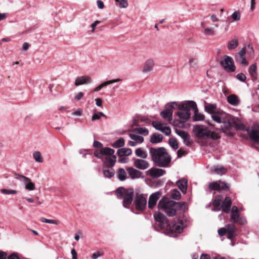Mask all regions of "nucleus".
<instances>
[{"label": "nucleus", "mask_w": 259, "mask_h": 259, "mask_svg": "<svg viewBox=\"0 0 259 259\" xmlns=\"http://www.w3.org/2000/svg\"><path fill=\"white\" fill-rule=\"evenodd\" d=\"M186 154H187V152L182 148L177 151V156L178 158H180Z\"/></svg>", "instance_id": "61"}, {"label": "nucleus", "mask_w": 259, "mask_h": 259, "mask_svg": "<svg viewBox=\"0 0 259 259\" xmlns=\"http://www.w3.org/2000/svg\"><path fill=\"white\" fill-rule=\"evenodd\" d=\"M212 170L218 175H222L227 172V169L222 165L214 166Z\"/></svg>", "instance_id": "34"}, {"label": "nucleus", "mask_w": 259, "mask_h": 259, "mask_svg": "<svg viewBox=\"0 0 259 259\" xmlns=\"http://www.w3.org/2000/svg\"><path fill=\"white\" fill-rule=\"evenodd\" d=\"M208 187L211 190L220 191V185L219 182H213L210 183Z\"/></svg>", "instance_id": "46"}, {"label": "nucleus", "mask_w": 259, "mask_h": 259, "mask_svg": "<svg viewBox=\"0 0 259 259\" xmlns=\"http://www.w3.org/2000/svg\"><path fill=\"white\" fill-rule=\"evenodd\" d=\"M196 103L193 101H189L187 103H184L179 104L178 106V109L179 111L177 112L176 115L183 122L188 120L191 115L190 110L192 108H196Z\"/></svg>", "instance_id": "5"}, {"label": "nucleus", "mask_w": 259, "mask_h": 259, "mask_svg": "<svg viewBox=\"0 0 259 259\" xmlns=\"http://www.w3.org/2000/svg\"><path fill=\"white\" fill-rule=\"evenodd\" d=\"M231 205V198L230 197H226L221 204L222 209L224 212L229 213L230 212Z\"/></svg>", "instance_id": "19"}, {"label": "nucleus", "mask_w": 259, "mask_h": 259, "mask_svg": "<svg viewBox=\"0 0 259 259\" xmlns=\"http://www.w3.org/2000/svg\"><path fill=\"white\" fill-rule=\"evenodd\" d=\"M130 137L132 139L135 140L136 142H138L139 143H142L144 141V138L143 137L134 135V134H130Z\"/></svg>", "instance_id": "44"}, {"label": "nucleus", "mask_w": 259, "mask_h": 259, "mask_svg": "<svg viewBox=\"0 0 259 259\" xmlns=\"http://www.w3.org/2000/svg\"><path fill=\"white\" fill-rule=\"evenodd\" d=\"M220 185V190H227L229 189L228 185L224 182L219 181Z\"/></svg>", "instance_id": "55"}, {"label": "nucleus", "mask_w": 259, "mask_h": 259, "mask_svg": "<svg viewBox=\"0 0 259 259\" xmlns=\"http://www.w3.org/2000/svg\"><path fill=\"white\" fill-rule=\"evenodd\" d=\"M124 145V140L122 138H119L112 144V146L115 148H118L123 147Z\"/></svg>", "instance_id": "41"}, {"label": "nucleus", "mask_w": 259, "mask_h": 259, "mask_svg": "<svg viewBox=\"0 0 259 259\" xmlns=\"http://www.w3.org/2000/svg\"><path fill=\"white\" fill-rule=\"evenodd\" d=\"M154 64V61L153 59L147 60L144 65L142 72L143 73H147L151 71L153 69Z\"/></svg>", "instance_id": "26"}, {"label": "nucleus", "mask_w": 259, "mask_h": 259, "mask_svg": "<svg viewBox=\"0 0 259 259\" xmlns=\"http://www.w3.org/2000/svg\"><path fill=\"white\" fill-rule=\"evenodd\" d=\"M233 124L236 130L247 132L250 139L255 143L259 145V137L257 130L252 129L250 130L249 128H247L246 126L242 123L233 122Z\"/></svg>", "instance_id": "6"}, {"label": "nucleus", "mask_w": 259, "mask_h": 259, "mask_svg": "<svg viewBox=\"0 0 259 259\" xmlns=\"http://www.w3.org/2000/svg\"><path fill=\"white\" fill-rule=\"evenodd\" d=\"M226 232H235L236 228L235 226L233 224H228L227 226Z\"/></svg>", "instance_id": "60"}, {"label": "nucleus", "mask_w": 259, "mask_h": 259, "mask_svg": "<svg viewBox=\"0 0 259 259\" xmlns=\"http://www.w3.org/2000/svg\"><path fill=\"white\" fill-rule=\"evenodd\" d=\"M236 78L241 81H244L246 79V75L243 73H240L236 75Z\"/></svg>", "instance_id": "58"}, {"label": "nucleus", "mask_w": 259, "mask_h": 259, "mask_svg": "<svg viewBox=\"0 0 259 259\" xmlns=\"http://www.w3.org/2000/svg\"><path fill=\"white\" fill-rule=\"evenodd\" d=\"M203 32L206 35L213 36L215 34V30L213 28H206L204 29Z\"/></svg>", "instance_id": "51"}, {"label": "nucleus", "mask_w": 259, "mask_h": 259, "mask_svg": "<svg viewBox=\"0 0 259 259\" xmlns=\"http://www.w3.org/2000/svg\"><path fill=\"white\" fill-rule=\"evenodd\" d=\"M192 109H193L194 111V115L193 117V119L194 121H202L204 119V115L198 112L197 107L196 108H192Z\"/></svg>", "instance_id": "37"}, {"label": "nucleus", "mask_w": 259, "mask_h": 259, "mask_svg": "<svg viewBox=\"0 0 259 259\" xmlns=\"http://www.w3.org/2000/svg\"><path fill=\"white\" fill-rule=\"evenodd\" d=\"M161 132L164 133L166 136H169L171 134L170 128L168 126H165L162 127Z\"/></svg>", "instance_id": "59"}, {"label": "nucleus", "mask_w": 259, "mask_h": 259, "mask_svg": "<svg viewBox=\"0 0 259 259\" xmlns=\"http://www.w3.org/2000/svg\"><path fill=\"white\" fill-rule=\"evenodd\" d=\"M134 164L136 168L141 170H145L149 166V163L143 159H135Z\"/></svg>", "instance_id": "18"}, {"label": "nucleus", "mask_w": 259, "mask_h": 259, "mask_svg": "<svg viewBox=\"0 0 259 259\" xmlns=\"http://www.w3.org/2000/svg\"><path fill=\"white\" fill-rule=\"evenodd\" d=\"M40 221L41 222L48 223V224H52L58 225L59 224V222L58 221L54 220H49L45 218H41L40 219Z\"/></svg>", "instance_id": "53"}, {"label": "nucleus", "mask_w": 259, "mask_h": 259, "mask_svg": "<svg viewBox=\"0 0 259 259\" xmlns=\"http://www.w3.org/2000/svg\"><path fill=\"white\" fill-rule=\"evenodd\" d=\"M231 17L235 21H239L240 19V13L238 11H235L232 14Z\"/></svg>", "instance_id": "56"}, {"label": "nucleus", "mask_w": 259, "mask_h": 259, "mask_svg": "<svg viewBox=\"0 0 259 259\" xmlns=\"http://www.w3.org/2000/svg\"><path fill=\"white\" fill-rule=\"evenodd\" d=\"M187 179L182 178L177 181L176 185L182 193L186 194L187 190Z\"/></svg>", "instance_id": "24"}, {"label": "nucleus", "mask_w": 259, "mask_h": 259, "mask_svg": "<svg viewBox=\"0 0 259 259\" xmlns=\"http://www.w3.org/2000/svg\"><path fill=\"white\" fill-rule=\"evenodd\" d=\"M152 125L156 130L160 132L162 127H163L162 126V124L158 121H153Z\"/></svg>", "instance_id": "54"}, {"label": "nucleus", "mask_w": 259, "mask_h": 259, "mask_svg": "<svg viewBox=\"0 0 259 259\" xmlns=\"http://www.w3.org/2000/svg\"><path fill=\"white\" fill-rule=\"evenodd\" d=\"M222 199L223 197L221 195H217L215 197L212 204L213 205H215L217 206H221V204L222 203Z\"/></svg>", "instance_id": "43"}, {"label": "nucleus", "mask_w": 259, "mask_h": 259, "mask_svg": "<svg viewBox=\"0 0 259 259\" xmlns=\"http://www.w3.org/2000/svg\"><path fill=\"white\" fill-rule=\"evenodd\" d=\"M111 152H113L111 148L109 147H104L101 148L100 151H95L94 154L95 157L102 160L103 159V156L105 154H111Z\"/></svg>", "instance_id": "20"}, {"label": "nucleus", "mask_w": 259, "mask_h": 259, "mask_svg": "<svg viewBox=\"0 0 259 259\" xmlns=\"http://www.w3.org/2000/svg\"><path fill=\"white\" fill-rule=\"evenodd\" d=\"M121 80L120 79L117 78V79H112L111 80H108V81H105V82H103V83L101 84L100 85H99V86H98L97 87H96L94 89V92H98L103 87H105L108 85H109L110 84H112V83H113L115 82H117Z\"/></svg>", "instance_id": "30"}, {"label": "nucleus", "mask_w": 259, "mask_h": 259, "mask_svg": "<svg viewBox=\"0 0 259 259\" xmlns=\"http://www.w3.org/2000/svg\"><path fill=\"white\" fill-rule=\"evenodd\" d=\"M217 109V105L214 104H209L207 106L205 107V111L208 113L213 114L217 112H215V110Z\"/></svg>", "instance_id": "38"}, {"label": "nucleus", "mask_w": 259, "mask_h": 259, "mask_svg": "<svg viewBox=\"0 0 259 259\" xmlns=\"http://www.w3.org/2000/svg\"><path fill=\"white\" fill-rule=\"evenodd\" d=\"M163 140V136L158 133L153 134L150 140V142L152 144H157L162 142Z\"/></svg>", "instance_id": "28"}, {"label": "nucleus", "mask_w": 259, "mask_h": 259, "mask_svg": "<svg viewBox=\"0 0 259 259\" xmlns=\"http://www.w3.org/2000/svg\"><path fill=\"white\" fill-rule=\"evenodd\" d=\"M168 144L174 150L177 149L179 147L178 142L175 139H169Z\"/></svg>", "instance_id": "50"}, {"label": "nucleus", "mask_w": 259, "mask_h": 259, "mask_svg": "<svg viewBox=\"0 0 259 259\" xmlns=\"http://www.w3.org/2000/svg\"><path fill=\"white\" fill-rule=\"evenodd\" d=\"M0 192L2 194L6 195L16 194L17 193V191L16 190H9L6 189H1Z\"/></svg>", "instance_id": "48"}, {"label": "nucleus", "mask_w": 259, "mask_h": 259, "mask_svg": "<svg viewBox=\"0 0 259 259\" xmlns=\"http://www.w3.org/2000/svg\"><path fill=\"white\" fill-rule=\"evenodd\" d=\"M115 2L118 4L119 7L121 8H125L127 7V0H115Z\"/></svg>", "instance_id": "52"}, {"label": "nucleus", "mask_w": 259, "mask_h": 259, "mask_svg": "<svg viewBox=\"0 0 259 259\" xmlns=\"http://www.w3.org/2000/svg\"><path fill=\"white\" fill-rule=\"evenodd\" d=\"M167 106H168L169 108L170 109H175V106H176L177 107L179 104H178V103L176 102H171L167 103Z\"/></svg>", "instance_id": "62"}, {"label": "nucleus", "mask_w": 259, "mask_h": 259, "mask_svg": "<svg viewBox=\"0 0 259 259\" xmlns=\"http://www.w3.org/2000/svg\"><path fill=\"white\" fill-rule=\"evenodd\" d=\"M117 177L120 181H124L127 178L125 170L122 168H118L117 171Z\"/></svg>", "instance_id": "32"}, {"label": "nucleus", "mask_w": 259, "mask_h": 259, "mask_svg": "<svg viewBox=\"0 0 259 259\" xmlns=\"http://www.w3.org/2000/svg\"><path fill=\"white\" fill-rule=\"evenodd\" d=\"M135 154L137 156L141 158L142 159H146L147 157V153L142 148H139L135 150Z\"/></svg>", "instance_id": "35"}, {"label": "nucleus", "mask_w": 259, "mask_h": 259, "mask_svg": "<svg viewBox=\"0 0 259 259\" xmlns=\"http://www.w3.org/2000/svg\"><path fill=\"white\" fill-rule=\"evenodd\" d=\"M132 150L129 148H121L117 150V154L119 157L129 156L132 154Z\"/></svg>", "instance_id": "33"}, {"label": "nucleus", "mask_w": 259, "mask_h": 259, "mask_svg": "<svg viewBox=\"0 0 259 259\" xmlns=\"http://www.w3.org/2000/svg\"><path fill=\"white\" fill-rule=\"evenodd\" d=\"M149 149L151 160L156 166L160 167L169 166L171 157L164 147H150Z\"/></svg>", "instance_id": "1"}, {"label": "nucleus", "mask_w": 259, "mask_h": 259, "mask_svg": "<svg viewBox=\"0 0 259 259\" xmlns=\"http://www.w3.org/2000/svg\"><path fill=\"white\" fill-rule=\"evenodd\" d=\"M181 197V193L178 190L174 189L171 191V197L172 199L175 200H179V199H180Z\"/></svg>", "instance_id": "45"}, {"label": "nucleus", "mask_w": 259, "mask_h": 259, "mask_svg": "<svg viewBox=\"0 0 259 259\" xmlns=\"http://www.w3.org/2000/svg\"><path fill=\"white\" fill-rule=\"evenodd\" d=\"M161 196L160 192H156L152 193L149 197L148 201V207L150 209L153 208L156 205L158 199Z\"/></svg>", "instance_id": "15"}, {"label": "nucleus", "mask_w": 259, "mask_h": 259, "mask_svg": "<svg viewBox=\"0 0 259 259\" xmlns=\"http://www.w3.org/2000/svg\"><path fill=\"white\" fill-rule=\"evenodd\" d=\"M148 174L153 178H157L165 174V170L161 168L152 167L148 170Z\"/></svg>", "instance_id": "16"}, {"label": "nucleus", "mask_w": 259, "mask_h": 259, "mask_svg": "<svg viewBox=\"0 0 259 259\" xmlns=\"http://www.w3.org/2000/svg\"><path fill=\"white\" fill-rule=\"evenodd\" d=\"M126 170L129 176L132 179L140 178L141 177L142 172L132 167H127Z\"/></svg>", "instance_id": "23"}, {"label": "nucleus", "mask_w": 259, "mask_h": 259, "mask_svg": "<svg viewBox=\"0 0 259 259\" xmlns=\"http://www.w3.org/2000/svg\"><path fill=\"white\" fill-rule=\"evenodd\" d=\"M93 146L94 147L96 148H100V149L103 148V144L101 142L97 141H95L94 142Z\"/></svg>", "instance_id": "63"}, {"label": "nucleus", "mask_w": 259, "mask_h": 259, "mask_svg": "<svg viewBox=\"0 0 259 259\" xmlns=\"http://www.w3.org/2000/svg\"><path fill=\"white\" fill-rule=\"evenodd\" d=\"M248 72L252 77L253 79L256 80L257 78V65L256 63L252 64L248 68Z\"/></svg>", "instance_id": "29"}, {"label": "nucleus", "mask_w": 259, "mask_h": 259, "mask_svg": "<svg viewBox=\"0 0 259 259\" xmlns=\"http://www.w3.org/2000/svg\"><path fill=\"white\" fill-rule=\"evenodd\" d=\"M248 50L247 51V54L250 57H253L254 56V50L253 47L251 46L250 44L247 46Z\"/></svg>", "instance_id": "57"}, {"label": "nucleus", "mask_w": 259, "mask_h": 259, "mask_svg": "<svg viewBox=\"0 0 259 259\" xmlns=\"http://www.w3.org/2000/svg\"><path fill=\"white\" fill-rule=\"evenodd\" d=\"M33 157L35 161L37 162L42 163L44 161V158L39 151H35L33 153Z\"/></svg>", "instance_id": "40"}, {"label": "nucleus", "mask_w": 259, "mask_h": 259, "mask_svg": "<svg viewBox=\"0 0 259 259\" xmlns=\"http://www.w3.org/2000/svg\"><path fill=\"white\" fill-rule=\"evenodd\" d=\"M160 114L163 118L167 119L168 121H170L172 119V111L170 109H165L160 112Z\"/></svg>", "instance_id": "27"}, {"label": "nucleus", "mask_w": 259, "mask_h": 259, "mask_svg": "<svg viewBox=\"0 0 259 259\" xmlns=\"http://www.w3.org/2000/svg\"><path fill=\"white\" fill-rule=\"evenodd\" d=\"M246 53V48H243L235 56L236 61L244 65H247L248 63L246 60L244 55Z\"/></svg>", "instance_id": "14"}, {"label": "nucleus", "mask_w": 259, "mask_h": 259, "mask_svg": "<svg viewBox=\"0 0 259 259\" xmlns=\"http://www.w3.org/2000/svg\"><path fill=\"white\" fill-rule=\"evenodd\" d=\"M238 46V40L236 38H234L230 41L228 44V48L229 50H233Z\"/></svg>", "instance_id": "39"}, {"label": "nucleus", "mask_w": 259, "mask_h": 259, "mask_svg": "<svg viewBox=\"0 0 259 259\" xmlns=\"http://www.w3.org/2000/svg\"><path fill=\"white\" fill-rule=\"evenodd\" d=\"M190 68H196L198 65V60L196 59L190 58L189 60Z\"/></svg>", "instance_id": "49"}, {"label": "nucleus", "mask_w": 259, "mask_h": 259, "mask_svg": "<svg viewBox=\"0 0 259 259\" xmlns=\"http://www.w3.org/2000/svg\"><path fill=\"white\" fill-rule=\"evenodd\" d=\"M239 214V209L236 206H233L232 207L230 213L231 219H234L235 216Z\"/></svg>", "instance_id": "47"}, {"label": "nucleus", "mask_w": 259, "mask_h": 259, "mask_svg": "<svg viewBox=\"0 0 259 259\" xmlns=\"http://www.w3.org/2000/svg\"><path fill=\"white\" fill-rule=\"evenodd\" d=\"M184 227L183 220L179 219L177 223L173 224L172 226L169 224L168 228H167L169 229V230L164 231L163 233L170 237H177L178 234L183 232Z\"/></svg>", "instance_id": "7"}, {"label": "nucleus", "mask_w": 259, "mask_h": 259, "mask_svg": "<svg viewBox=\"0 0 259 259\" xmlns=\"http://www.w3.org/2000/svg\"><path fill=\"white\" fill-rule=\"evenodd\" d=\"M115 194L118 199H123L122 205L124 207L128 208L133 201L134 191L133 188L125 189L123 187H118Z\"/></svg>", "instance_id": "3"}, {"label": "nucleus", "mask_w": 259, "mask_h": 259, "mask_svg": "<svg viewBox=\"0 0 259 259\" xmlns=\"http://www.w3.org/2000/svg\"><path fill=\"white\" fill-rule=\"evenodd\" d=\"M229 115L223 111H217L211 115L212 119L218 123H222L224 118Z\"/></svg>", "instance_id": "21"}, {"label": "nucleus", "mask_w": 259, "mask_h": 259, "mask_svg": "<svg viewBox=\"0 0 259 259\" xmlns=\"http://www.w3.org/2000/svg\"><path fill=\"white\" fill-rule=\"evenodd\" d=\"M226 231V229L225 228H221V229H219L218 234L221 236H223L226 234L227 232Z\"/></svg>", "instance_id": "64"}, {"label": "nucleus", "mask_w": 259, "mask_h": 259, "mask_svg": "<svg viewBox=\"0 0 259 259\" xmlns=\"http://www.w3.org/2000/svg\"><path fill=\"white\" fill-rule=\"evenodd\" d=\"M193 130L195 136L200 139L210 138L215 140L220 138L219 134L211 132L207 127L202 125H196L194 126Z\"/></svg>", "instance_id": "4"}, {"label": "nucleus", "mask_w": 259, "mask_h": 259, "mask_svg": "<svg viewBox=\"0 0 259 259\" xmlns=\"http://www.w3.org/2000/svg\"><path fill=\"white\" fill-rule=\"evenodd\" d=\"M135 207L139 210H143L146 205L147 201L143 194H137L134 201Z\"/></svg>", "instance_id": "11"}, {"label": "nucleus", "mask_w": 259, "mask_h": 259, "mask_svg": "<svg viewBox=\"0 0 259 259\" xmlns=\"http://www.w3.org/2000/svg\"><path fill=\"white\" fill-rule=\"evenodd\" d=\"M92 82L91 77L88 75L77 77L75 80V86H79L83 84H89Z\"/></svg>", "instance_id": "17"}, {"label": "nucleus", "mask_w": 259, "mask_h": 259, "mask_svg": "<svg viewBox=\"0 0 259 259\" xmlns=\"http://www.w3.org/2000/svg\"><path fill=\"white\" fill-rule=\"evenodd\" d=\"M220 64L224 70L227 72H233L235 71L236 67L234 60L230 56H224L223 59L221 60Z\"/></svg>", "instance_id": "8"}, {"label": "nucleus", "mask_w": 259, "mask_h": 259, "mask_svg": "<svg viewBox=\"0 0 259 259\" xmlns=\"http://www.w3.org/2000/svg\"><path fill=\"white\" fill-rule=\"evenodd\" d=\"M175 132L183 140V142L186 146H190L191 145V142L189 140L190 135L187 132L179 130L177 128H175Z\"/></svg>", "instance_id": "13"}, {"label": "nucleus", "mask_w": 259, "mask_h": 259, "mask_svg": "<svg viewBox=\"0 0 259 259\" xmlns=\"http://www.w3.org/2000/svg\"><path fill=\"white\" fill-rule=\"evenodd\" d=\"M103 174L105 178H111L115 174L114 170L111 167L110 169H103Z\"/></svg>", "instance_id": "42"}, {"label": "nucleus", "mask_w": 259, "mask_h": 259, "mask_svg": "<svg viewBox=\"0 0 259 259\" xmlns=\"http://www.w3.org/2000/svg\"><path fill=\"white\" fill-rule=\"evenodd\" d=\"M15 179L23 182L26 190L33 191L35 189V184L32 182L30 178L19 174H16Z\"/></svg>", "instance_id": "10"}, {"label": "nucleus", "mask_w": 259, "mask_h": 259, "mask_svg": "<svg viewBox=\"0 0 259 259\" xmlns=\"http://www.w3.org/2000/svg\"><path fill=\"white\" fill-rule=\"evenodd\" d=\"M231 220L233 223L241 225H245L247 223L246 219L244 217L240 216L239 214L235 216L234 219H231Z\"/></svg>", "instance_id": "31"}, {"label": "nucleus", "mask_w": 259, "mask_h": 259, "mask_svg": "<svg viewBox=\"0 0 259 259\" xmlns=\"http://www.w3.org/2000/svg\"><path fill=\"white\" fill-rule=\"evenodd\" d=\"M186 203L185 202H176L169 200L167 197H163L158 202V207L164 211L169 217H173L176 214V209H182L185 208Z\"/></svg>", "instance_id": "2"}, {"label": "nucleus", "mask_w": 259, "mask_h": 259, "mask_svg": "<svg viewBox=\"0 0 259 259\" xmlns=\"http://www.w3.org/2000/svg\"><path fill=\"white\" fill-rule=\"evenodd\" d=\"M133 132L135 134L142 135L144 136H147L149 134L148 130L146 127L136 128L133 131Z\"/></svg>", "instance_id": "36"}, {"label": "nucleus", "mask_w": 259, "mask_h": 259, "mask_svg": "<svg viewBox=\"0 0 259 259\" xmlns=\"http://www.w3.org/2000/svg\"><path fill=\"white\" fill-rule=\"evenodd\" d=\"M227 100L229 104L234 106H238L240 102L239 97L235 94L228 96Z\"/></svg>", "instance_id": "25"}, {"label": "nucleus", "mask_w": 259, "mask_h": 259, "mask_svg": "<svg viewBox=\"0 0 259 259\" xmlns=\"http://www.w3.org/2000/svg\"><path fill=\"white\" fill-rule=\"evenodd\" d=\"M155 220L159 223V227L160 229L168 228V223L167 218L160 212H155L153 214Z\"/></svg>", "instance_id": "9"}, {"label": "nucleus", "mask_w": 259, "mask_h": 259, "mask_svg": "<svg viewBox=\"0 0 259 259\" xmlns=\"http://www.w3.org/2000/svg\"><path fill=\"white\" fill-rule=\"evenodd\" d=\"M113 152H111L110 154H105V158L103 159L102 161L107 167L111 168L115 164L116 156L114 154V150L112 149Z\"/></svg>", "instance_id": "12"}, {"label": "nucleus", "mask_w": 259, "mask_h": 259, "mask_svg": "<svg viewBox=\"0 0 259 259\" xmlns=\"http://www.w3.org/2000/svg\"><path fill=\"white\" fill-rule=\"evenodd\" d=\"M228 116L224 118L222 123L224 124V127L226 131H224V133H226L228 135L233 136L234 134L233 132L230 131L232 126H233V122H231L227 118Z\"/></svg>", "instance_id": "22"}]
</instances>
